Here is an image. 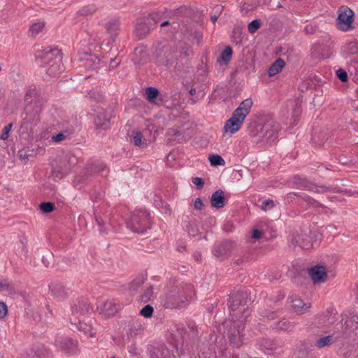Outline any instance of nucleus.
<instances>
[{
    "mask_svg": "<svg viewBox=\"0 0 358 358\" xmlns=\"http://www.w3.org/2000/svg\"><path fill=\"white\" fill-rule=\"evenodd\" d=\"M253 105L252 99L243 101L233 112L232 116L227 120L224 125V132L231 136L241 129L245 117L248 115Z\"/></svg>",
    "mask_w": 358,
    "mask_h": 358,
    "instance_id": "1",
    "label": "nucleus"
},
{
    "mask_svg": "<svg viewBox=\"0 0 358 358\" xmlns=\"http://www.w3.org/2000/svg\"><path fill=\"white\" fill-rule=\"evenodd\" d=\"M257 137L260 142L271 144L278 137L279 124L273 118H268L257 127Z\"/></svg>",
    "mask_w": 358,
    "mask_h": 358,
    "instance_id": "2",
    "label": "nucleus"
},
{
    "mask_svg": "<svg viewBox=\"0 0 358 358\" xmlns=\"http://www.w3.org/2000/svg\"><path fill=\"white\" fill-rule=\"evenodd\" d=\"M127 227L136 233H143L150 228V215L145 210L136 211L127 222Z\"/></svg>",
    "mask_w": 358,
    "mask_h": 358,
    "instance_id": "3",
    "label": "nucleus"
},
{
    "mask_svg": "<svg viewBox=\"0 0 358 358\" xmlns=\"http://www.w3.org/2000/svg\"><path fill=\"white\" fill-rule=\"evenodd\" d=\"M354 13L347 6H341L338 10L337 17L338 28L343 31H348L352 28Z\"/></svg>",
    "mask_w": 358,
    "mask_h": 358,
    "instance_id": "4",
    "label": "nucleus"
},
{
    "mask_svg": "<svg viewBox=\"0 0 358 358\" xmlns=\"http://www.w3.org/2000/svg\"><path fill=\"white\" fill-rule=\"evenodd\" d=\"M188 301V297L178 290L171 291L166 295V308H181Z\"/></svg>",
    "mask_w": 358,
    "mask_h": 358,
    "instance_id": "5",
    "label": "nucleus"
},
{
    "mask_svg": "<svg viewBox=\"0 0 358 358\" xmlns=\"http://www.w3.org/2000/svg\"><path fill=\"white\" fill-rule=\"evenodd\" d=\"M243 322V320L238 319L237 322L234 321L233 329H231V343L237 348L240 347L243 344L244 340V335L243 334L244 327Z\"/></svg>",
    "mask_w": 358,
    "mask_h": 358,
    "instance_id": "6",
    "label": "nucleus"
},
{
    "mask_svg": "<svg viewBox=\"0 0 358 358\" xmlns=\"http://www.w3.org/2000/svg\"><path fill=\"white\" fill-rule=\"evenodd\" d=\"M56 345L65 354L72 355L78 352V343L69 338H59L56 341Z\"/></svg>",
    "mask_w": 358,
    "mask_h": 358,
    "instance_id": "7",
    "label": "nucleus"
},
{
    "mask_svg": "<svg viewBox=\"0 0 358 358\" xmlns=\"http://www.w3.org/2000/svg\"><path fill=\"white\" fill-rule=\"evenodd\" d=\"M247 294L246 293H243L241 294H236L234 296L231 297L230 301H229V306L231 309L232 313H231V317L234 320V317H238V310L240 308V311L243 310L244 316L246 317L247 315L245 308L243 307L245 305V303L244 304H242L240 299L241 298L243 299L246 297Z\"/></svg>",
    "mask_w": 358,
    "mask_h": 358,
    "instance_id": "8",
    "label": "nucleus"
},
{
    "mask_svg": "<svg viewBox=\"0 0 358 358\" xmlns=\"http://www.w3.org/2000/svg\"><path fill=\"white\" fill-rule=\"evenodd\" d=\"M309 275L315 283L324 282L327 279L325 268L322 266H315L309 270Z\"/></svg>",
    "mask_w": 358,
    "mask_h": 358,
    "instance_id": "9",
    "label": "nucleus"
},
{
    "mask_svg": "<svg viewBox=\"0 0 358 358\" xmlns=\"http://www.w3.org/2000/svg\"><path fill=\"white\" fill-rule=\"evenodd\" d=\"M111 115L107 110H102L94 119L95 127L97 129H106L109 127Z\"/></svg>",
    "mask_w": 358,
    "mask_h": 358,
    "instance_id": "10",
    "label": "nucleus"
},
{
    "mask_svg": "<svg viewBox=\"0 0 358 358\" xmlns=\"http://www.w3.org/2000/svg\"><path fill=\"white\" fill-rule=\"evenodd\" d=\"M290 303L293 310L299 315L305 314L310 308V303H305L299 298H291Z\"/></svg>",
    "mask_w": 358,
    "mask_h": 358,
    "instance_id": "11",
    "label": "nucleus"
},
{
    "mask_svg": "<svg viewBox=\"0 0 358 358\" xmlns=\"http://www.w3.org/2000/svg\"><path fill=\"white\" fill-rule=\"evenodd\" d=\"M98 308L105 315L110 317L113 315L119 310L120 306L112 301H107Z\"/></svg>",
    "mask_w": 358,
    "mask_h": 358,
    "instance_id": "12",
    "label": "nucleus"
},
{
    "mask_svg": "<svg viewBox=\"0 0 358 358\" xmlns=\"http://www.w3.org/2000/svg\"><path fill=\"white\" fill-rule=\"evenodd\" d=\"M301 187L304 189H307L310 191L316 192L318 193H324L327 192H336L337 189L336 187H326V186H317L308 181L304 180L303 184Z\"/></svg>",
    "mask_w": 358,
    "mask_h": 358,
    "instance_id": "13",
    "label": "nucleus"
},
{
    "mask_svg": "<svg viewBox=\"0 0 358 358\" xmlns=\"http://www.w3.org/2000/svg\"><path fill=\"white\" fill-rule=\"evenodd\" d=\"M62 58L60 56L55 57L52 61V64L47 69V73L51 76H56L62 71L61 65Z\"/></svg>",
    "mask_w": 358,
    "mask_h": 358,
    "instance_id": "14",
    "label": "nucleus"
},
{
    "mask_svg": "<svg viewBox=\"0 0 358 358\" xmlns=\"http://www.w3.org/2000/svg\"><path fill=\"white\" fill-rule=\"evenodd\" d=\"M224 199L223 192L222 190H217L211 196V205L216 208H221L224 206Z\"/></svg>",
    "mask_w": 358,
    "mask_h": 358,
    "instance_id": "15",
    "label": "nucleus"
},
{
    "mask_svg": "<svg viewBox=\"0 0 358 358\" xmlns=\"http://www.w3.org/2000/svg\"><path fill=\"white\" fill-rule=\"evenodd\" d=\"M96 222L99 226V231L102 234H106L109 229L110 219L108 216H102L100 214H95Z\"/></svg>",
    "mask_w": 358,
    "mask_h": 358,
    "instance_id": "16",
    "label": "nucleus"
},
{
    "mask_svg": "<svg viewBox=\"0 0 358 358\" xmlns=\"http://www.w3.org/2000/svg\"><path fill=\"white\" fill-rule=\"evenodd\" d=\"M50 289L52 292V296L59 299H63L66 295V291L61 284H52L50 286Z\"/></svg>",
    "mask_w": 358,
    "mask_h": 358,
    "instance_id": "17",
    "label": "nucleus"
},
{
    "mask_svg": "<svg viewBox=\"0 0 358 358\" xmlns=\"http://www.w3.org/2000/svg\"><path fill=\"white\" fill-rule=\"evenodd\" d=\"M285 62L282 59H277L270 67L268 70V76H273L279 73L285 66Z\"/></svg>",
    "mask_w": 358,
    "mask_h": 358,
    "instance_id": "18",
    "label": "nucleus"
},
{
    "mask_svg": "<svg viewBox=\"0 0 358 358\" xmlns=\"http://www.w3.org/2000/svg\"><path fill=\"white\" fill-rule=\"evenodd\" d=\"M150 28L145 22H141L137 24L136 27V32L140 38H144L149 32Z\"/></svg>",
    "mask_w": 358,
    "mask_h": 358,
    "instance_id": "19",
    "label": "nucleus"
},
{
    "mask_svg": "<svg viewBox=\"0 0 358 358\" xmlns=\"http://www.w3.org/2000/svg\"><path fill=\"white\" fill-rule=\"evenodd\" d=\"M45 25V24L43 21H38L33 23L29 28V32L31 35L32 36H36L38 35L43 30Z\"/></svg>",
    "mask_w": 358,
    "mask_h": 358,
    "instance_id": "20",
    "label": "nucleus"
},
{
    "mask_svg": "<svg viewBox=\"0 0 358 358\" xmlns=\"http://www.w3.org/2000/svg\"><path fill=\"white\" fill-rule=\"evenodd\" d=\"M295 324L288 320H282L278 322L277 329L284 331H292L294 330Z\"/></svg>",
    "mask_w": 358,
    "mask_h": 358,
    "instance_id": "21",
    "label": "nucleus"
},
{
    "mask_svg": "<svg viewBox=\"0 0 358 358\" xmlns=\"http://www.w3.org/2000/svg\"><path fill=\"white\" fill-rule=\"evenodd\" d=\"M78 329L89 337H94L96 335L95 329L86 323H79Z\"/></svg>",
    "mask_w": 358,
    "mask_h": 358,
    "instance_id": "22",
    "label": "nucleus"
},
{
    "mask_svg": "<svg viewBox=\"0 0 358 358\" xmlns=\"http://www.w3.org/2000/svg\"><path fill=\"white\" fill-rule=\"evenodd\" d=\"M154 298V291L151 286H147L144 288L143 293L141 296V301L148 302Z\"/></svg>",
    "mask_w": 358,
    "mask_h": 358,
    "instance_id": "23",
    "label": "nucleus"
},
{
    "mask_svg": "<svg viewBox=\"0 0 358 358\" xmlns=\"http://www.w3.org/2000/svg\"><path fill=\"white\" fill-rule=\"evenodd\" d=\"M159 94V91L155 87H149L145 90V95L149 102L155 103Z\"/></svg>",
    "mask_w": 358,
    "mask_h": 358,
    "instance_id": "24",
    "label": "nucleus"
},
{
    "mask_svg": "<svg viewBox=\"0 0 358 358\" xmlns=\"http://www.w3.org/2000/svg\"><path fill=\"white\" fill-rule=\"evenodd\" d=\"M208 159L210 162V164L213 166H224L225 164V162L222 159V157L218 155H210Z\"/></svg>",
    "mask_w": 358,
    "mask_h": 358,
    "instance_id": "25",
    "label": "nucleus"
},
{
    "mask_svg": "<svg viewBox=\"0 0 358 358\" xmlns=\"http://www.w3.org/2000/svg\"><path fill=\"white\" fill-rule=\"evenodd\" d=\"M332 337L331 336H327L324 337L320 338L316 341V346L319 348H322L325 346L329 345L331 343Z\"/></svg>",
    "mask_w": 358,
    "mask_h": 358,
    "instance_id": "26",
    "label": "nucleus"
},
{
    "mask_svg": "<svg viewBox=\"0 0 358 358\" xmlns=\"http://www.w3.org/2000/svg\"><path fill=\"white\" fill-rule=\"evenodd\" d=\"M232 50L229 46L226 47L221 53L220 59L224 62H229L231 59Z\"/></svg>",
    "mask_w": 358,
    "mask_h": 358,
    "instance_id": "27",
    "label": "nucleus"
},
{
    "mask_svg": "<svg viewBox=\"0 0 358 358\" xmlns=\"http://www.w3.org/2000/svg\"><path fill=\"white\" fill-rule=\"evenodd\" d=\"M55 207V204L51 202H43L40 204V209L45 213L53 211Z\"/></svg>",
    "mask_w": 358,
    "mask_h": 358,
    "instance_id": "28",
    "label": "nucleus"
},
{
    "mask_svg": "<svg viewBox=\"0 0 358 358\" xmlns=\"http://www.w3.org/2000/svg\"><path fill=\"white\" fill-rule=\"evenodd\" d=\"M143 281L142 279H136L129 284V289L131 293L138 291V288L143 285Z\"/></svg>",
    "mask_w": 358,
    "mask_h": 358,
    "instance_id": "29",
    "label": "nucleus"
},
{
    "mask_svg": "<svg viewBox=\"0 0 358 358\" xmlns=\"http://www.w3.org/2000/svg\"><path fill=\"white\" fill-rule=\"evenodd\" d=\"M261 22L259 20H254L250 22L248 24V31L251 34H253L257 31V30L260 27Z\"/></svg>",
    "mask_w": 358,
    "mask_h": 358,
    "instance_id": "30",
    "label": "nucleus"
},
{
    "mask_svg": "<svg viewBox=\"0 0 358 358\" xmlns=\"http://www.w3.org/2000/svg\"><path fill=\"white\" fill-rule=\"evenodd\" d=\"M214 255L219 259L227 255V250L223 245H218L215 248Z\"/></svg>",
    "mask_w": 358,
    "mask_h": 358,
    "instance_id": "31",
    "label": "nucleus"
},
{
    "mask_svg": "<svg viewBox=\"0 0 358 358\" xmlns=\"http://www.w3.org/2000/svg\"><path fill=\"white\" fill-rule=\"evenodd\" d=\"M131 136L136 145L141 146L142 145L143 136L141 132L138 131H134L131 134Z\"/></svg>",
    "mask_w": 358,
    "mask_h": 358,
    "instance_id": "32",
    "label": "nucleus"
},
{
    "mask_svg": "<svg viewBox=\"0 0 358 358\" xmlns=\"http://www.w3.org/2000/svg\"><path fill=\"white\" fill-rule=\"evenodd\" d=\"M153 313V308L150 305H146L141 311L140 315L145 317H150Z\"/></svg>",
    "mask_w": 358,
    "mask_h": 358,
    "instance_id": "33",
    "label": "nucleus"
},
{
    "mask_svg": "<svg viewBox=\"0 0 358 358\" xmlns=\"http://www.w3.org/2000/svg\"><path fill=\"white\" fill-rule=\"evenodd\" d=\"M345 48L348 50V54H355L358 52V44L355 41L346 44Z\"/></svg>",
    "mask_w": 358,
    "mask_h": 358,
    "instance_id": "34",
    "label": "nucleus"
},
{
    "mask_svg": "<svg viewBox=\"0 0 358 358\" xmlns=\"http://www.w3.org/2000/svg\"><path fill=\"white\" fill-rule=\"evenodd\" d=\"M274 207V201L271 199L265 200L261 205V209L264 211L270 210Z\"/></svg>",
    "mask_w": 358,
    "mask_h": 358,
    "instance_id": "35",
    "label": "nucleus"
},
{
    "mask_svg": "<svg viewBox=\"0 0 358 358\" xmlns=\"http://www.w3.org/2000/svg\"><path fill=\"white\" fill-rule=\"evenodd\" d=\"M12 126V124H8L4 127L3 132L0 136L1 139L3 141L8 139Z\"/></svg>",
    "mask_w": 358,
    "mask_h": 358,
    "instance_id": "36",
    "label": "nucleus"
},
{
    "mask_svg": "<svg viewBox=\"0 0 358 358\" xmlns=\"http://www.w3.org/2000/svg\"><path fill=\"white\" fill-rule=\"evenodd\" d=\"M8 314V308L5 303L0 301V320L3 319Z\"/></svg>",
    "mask_w": 358,
    "mask_h": 358,
    "instance_id": "37",
    "label": "nucleus"
},
{
    "mask_svg": "<svg viewBox=\"0 0 358 358\" xmlns=\"http://www.w3.org/2000/svg\"><path fill=\"white\" fill-rule=\"evenodd\" d=\"M336 75L342 82L347 81L348 74L345 71L343 70L342 69H339L336 71Z\"/></svg>",
    "mask_w": 358,
    "mask_h": 358,
    "instance_id": "38",
    "label": "nucleus"
},
{
    "mask_svg": "<svg viewBox=\"0 0 358 358\" xmlns=\"http://www.w3.org/2000/svg\"><path fill=\"white\" fill-rule=\"evenodd\" d=\"M192 183L196 185L199 189H201L203 186V180L201 178H194L192 179Z\"/></svg>",
    "mask_w": 358,
    "mask_h": 358,
    "instance_id": "39",
    "label": "nucleus"
},
{
    "mask_svg": "<svg viewBox=\"0 0 358 358\" xmlns=\"http://www.w3.org/2000/svg\"><path fill=\"white\" fill-rule=\"evenodd\" d=\"M264 232L263 231L259 229H254L252 231V237L254 239H260L263 237Z\"/></svg>",
    "mask_w": 358,
    "mask_h": 358,
    "instance_id": "40",
    "label": "nucleus"
},
{
    "mask_svg": "<svg viewBox=\"0 0 358 358\" xmlns=\"http://www.w3.org/2000/svg\"><path fill=\"white\" fill-rule=\"evenodd\" d=\"M85 306H86L85 304H82V306H80L79 308H78L76 306H73L72 309H73V311L75 313L80 312L81 313H83L84 312H85L87 310V308Z\"/></svg>",
    "mask_w": 358,
    "mask_h": 358,
    "instance_id": "41",
    "label": "nucleus"
},
{
    "mask_svg": "<svg viewBox=\"0 0 358 358\" xmlns=\"http://www.w3.org/2000/svg\"><path fill=\"white\" fill-rule=\"evenodd\" d=\"M194 206L196 210L202 209V208L203 206V203L200 198H197L195 199L194 203Z\"/></svg>",
    "mask_w": 358,
    "mask_h": 358,
    "instance_id": "42",
    "label": "nucleus"
},
{
    "mask_svg": "<svg viewBox=\"0 0 358 358\" xmlns=\"http://www.w3.org/2000/svg\"><path fill=\"white\" fill-rule=\"evenodd\" d=\"M107 29L111 32V34H116L118 28L115 24H108L106 26Z\"/></svg>",
    "mask_w": 358,
    "mask_h": 358,
    "instance_id": "43",
    "label": "nucleus"
},
{
    "mask_svg": "<svg viewBox=\"0 0 358 358\" xmlns=\"http://www.w3.org/2000/svg\"><path fill=\"white\" fill-rule=\"evenodd\" d=\"M66 136L63 133H59L52 136V140L55 142H60L65 138Z\"/></svg>",
    "mask_w": 358,
    "mask_h": 358,
    "instance_id": "44",
    "label": "nucleus"
},
{
    "mask_svg": "<svg viewBox=\"0 0 358 358\" xmlns=\"http://www.w3.org/2000/svg\"><path fill=\"white\" fill-rule=\"evenodd\" d=\"M263 347L267 350L273 349V343L271 341H265V343L262 345Z\"/></svg>",
    "mask_w": 358,
    "mask_h": 358,
    "instance_id": "45",
    "label": "nucleus"
},
{
    "mask_svg": "<svg viewBox=\"0 0 358 358\" xmlns=\"http://www.w3.org/2000/svg\"><path fill=\"white\" fill-rule=\"evenodd\" d=\"M180 57L184 55L185 57H187L190 54V50L188 48H185L182 52H180Z\"/></svg>",
    "mask_w": 358,
    "mask_h": 358,
    "instance_id": "46",
    "label": "nucleus"
},
{
    "mask_svg": "<svg viewBox=\"0 0 358 358\" xmlns=\"http://www.w3.org/2000/svg\"><path fill=\"white\" fill-rule=\"evenodd\" d=\"M294 239H292V242L294 243ZM295 243H296V244H299V245L301 248H307V245H306V244H304L303 242L299 243V241L298 240H296V241H295Z\"/></svg>",
    "mask_w": 358,
    "mask_h": 358,
    "instance_id": "47",
    "label": "nucleus"
},
{
    "mask_svg": "<svg viewBox=\"0 0 358 358\" xmlns=\"http://www.w3.org/2000/svg\"><path fill=\"white\" fill-rule=\"evenodd\" d=\"M6 287V284L3 281H0V291L3 290Z\"/></svg>",
    "mask_w": 358,
    "mask_h": 358,
    "instance_id": "48",
    "label": "nucleus"
},
{
    "mask_svg": "<svg viewBox=\"0 0 358 358\" xmlns=\"http://www.w3.org/2000/svg\"><path fill=\"white\" fill-rule=\"evenodd\" d=\"M52 53L47 54V55L45 56V59L47 61H50L52 59Z\"/></svg>",
    "mask_w": 358,
    "mask_h": 358,
    "instance_id": "49",
    "label": "nucleus"
},
{
    "mask_svg": "<svg viewBox=\"0 0 358 358\" xmlns=\"http://www.w3.org/2000/svg\"><path fill=\"white\" fill-rule=\"evenodd\" d=\"M196 36L197 38L198 42H199L202 38V34L201 33H196Z\"/></svg>",
    "mask_w": 358,
    "mask_h": 358,
    "instance_id": "50",
    "label": "nucleus"
},
{
    "mask_svg": "<svg viewBox=\"0 0 358 358\" xmlns=\"http://www.w3.org/2000/svg\"><path fill=\"white\" fill-rule=\"evenodd\" d=\"M173 64V62L171 59H167L166 62V66H171Z\"/></svg>",
    "mask_w": 358,
    "mask_h": 358,
    "instance_id": "51",
    "label": "nucleus"
},
{
    "mask_svg": "<svg viewBox=\"0 0 358 358\" xmlns=\"http://www.w3.org/2000/svg\"><path fill=\"white\" fill-rule=\"evenodd\" d=\"M196 89H194V88H192V89H190V90H189V94H192V95H194V94H196Z\"/></svg>",
    "mask_w": 358,
    "mask_h": 358,
    "instance_id": "52",
    "label": "nucleus"
},
{
    "mask_svg": "<svg viewBox=\"0 0 358 358\" xmlns=\"http://www.w3.org/2000/svg\"><path fill=\"white\" fill-rule=\"evenodd\" d=\"M52 176H53L54 177H56V178L62 177V176H59L56 173V171H52Z\"/></svg>",
    "mask_w": 358,
    "mask_h": 358,
    "instance_id": "53",
    "label": "nucleus"
},
{
    "mask_svg": "<svg viewBox=\"0 0 358 358\" xmlns=\"http://www.w3.org/2000/svg\"><path fill=\"white\" fill-rule=\"evenodd\" d=\"M217 20V17L214 15L211 17V20L213 22H215Z\"/></svg>",
    "mask_w": 358,
    "mask_h": 358,
    "instance_id": "54",
    "label": "nucleus"
},
{
    "mask_svg": "<svg viewBox=\"0 0 358 358\" xmlns=\"http://www.w3.org/2000/svg\"><path fill=\"white\" fill-rule=\"evenodd\" d=\"M20 159H26V158H27V157H26V155H23V154L21 152V153L20 154Z\"/></svg>",
    "mask_w": 358,
    "mask_h": 358,
    "instance_id": "55",
    "label": "nucleus"
},
{
    "mask_svg": "<svg viewBox=\"0 0 358 358\" xmlns=\"http://www.w3.org/2000/svg\"><path fill=\"white\" fill-rule=\"evenodd\" d=\"M169 24V21H165L161 24V27H164Z\"/></svg>",
    "mask_w": 358,
    "mask_h": 358,
    "instance_id": "56",
    "label": "nucleus"
},
{
    "mask_svg": "<svg viewBox=\"0 0 358 358\" xmlns=\"http://www.w3.org/2000/svg\"><path fill=\"white\" fill-rule=\"evenodd\" d=\"M104 171H106V166L102 165V168H101V171L103 172Z\"/></svg>",
    "mask_w": 358,
    "mask_h": 358,
    "instance_id": "57",
    "label": "nucleus"
},
{
    "mask_svg": "<svg viewBox=\"0 0 358 358\" xmlns=\"http://www.w3.org/2000/svg\"><path fill=\"white\" fill-rule=\"evenodd\" d=\"M178 52H174V53L173 54V55L171 56V57H178Z\"/></svg>",
    "mask_w": 358,
    "mask_h": 358,
    "instance_id": "58",
    "label": "nucleus"
},
{
    "mask_svg": "<svg viewBox=\"0 0 358 358\" xmlns=\"http://www.w3.org/2000/svg\"><path fill=\"white\" fill-rule=\"evenodd\" d=\"M111 358H115V357H111Z\"/></svg>",
    "mask_w": 358,
    "mask_h": 358,
    "instance_id": "59",
    "label": "nucleus"
}]
</instances>
